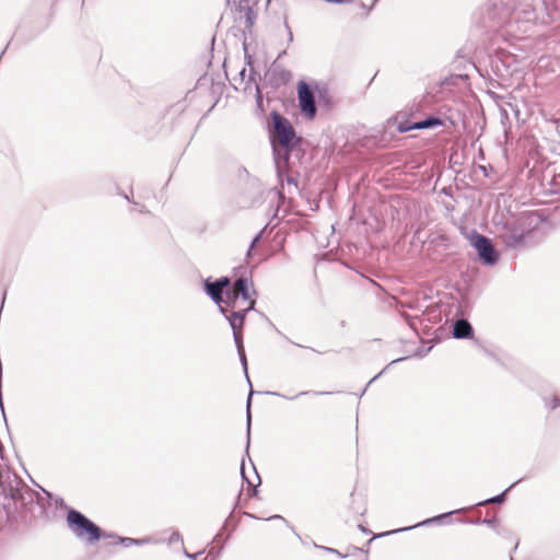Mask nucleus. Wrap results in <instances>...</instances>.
Instances as JSON below:
<instances>
[{
	"label": "nucleus",
	"mask_w": 560,
	"mask_h": 560,
	"mask_svg": "<svg viewBox=\"0 0 560 560\" xmlns=\"http://www.w3.org/2000/svg\"><path fill=\"white\" fill-rule=\"evenodd\" d=\"M40 499V494L15 472L8 468L0 469V500L8 515L22 511L33 512V505L38 504Z\"/></svg>",
	"instance_id": "f257e3e1"
},
{
	"label": "nucleus",
	"mask_w": 560,
	"mask_h": 560,
	"mask_svg": "<svg viewBox=\"0 0 560 560\" xmlns=\"http://www.w3.org/2000/svg\"><path fill=\"white\" fill-rule=\"evenodd\" d=\"M67 523L71 533L81 541L93 545L102 537H114L102 533V529L84 514L77 510H70L67 514Z\"/></svg>",
	"instance_id": "f03ea898"
},
{
	"label": "nucleus",
	"mask_w": 560,
	"mask_h": 560,
	"mask_svg": "<svg viewBox=\"0 0 560 560\" xmlns=\"http://www.w3.org/2000/svg\"><path fill=\"white\" fill-rule=\"evenodd\" d=\"M529 231L523 228V224L517 219L508 220L499 233L502 242L511 248L522 247L525 243V237Z\"/></svg>",
	"instance_id": "7ed1b4c3"
},
{
	"label": "nucleus",
	"mask_w": 560,
	"mask_h": 560,
	"mask_svg": "<svg viewBox=\"0 0 560 560\" xmlns=\"http://www.w3.org/2000/svg\"><path fill=\"white\" fill-rule=\"evenodd\" d=\"M225 290V299L223 298V303L230 306L231 310L241 307L238 305L240 302H247L249 304V301H254L250 299L249 284L246 278L241 277L236 279L233 288H228Z\"/></svg>",
	"instance_id": "20e7f679"
},
{
	"label": "nucleus",
	"mask_w": 560,
	"mask_h": 560,
	"mask_svg": "<svg viewBox=\"0 0 560 560\" xmlns=\"http://www.w3.org/2000/svg\"><path fill=\"white\" fill-rule=\"evenodd\" d=\"M470 242L485 264L494 265L499 260L498 253L488 237L474 232Z\"/></svg>",
	"instance_id": "39448f33"
},
{
	"label": "nucleus",
	"mask_w": 560,
	"mask_h": 560,
	"mask_svg": "<svg viewBox=\"0 0 560 560\" xmlns=\"http://www.w3.org/2000/svg\"><path fill=\"white\" fill-rule=\"evenodd\" d=\"M272 122L275 135L284 148H290L293 139L295 138V132L290 124V121L278 113H272Z\"/></svg>",
	"instance_id": "423d86ee"
},
{
	"label": "nucleus",
	"mask_w": 560,
	"mask_h": 560,
	"mask_svg": "<svg viewBox=\"0 0 560 560\" xmlns=\"http://www.w3.org/2000/svg\"><path fill=\"white\" fill-rule=\"evenodd\" d=\"M298 98L301 112L307 118H314L316 115V103L315 97L310 89L308 84L304 81H300L298 85Z\"/></svg>",
	"instance_id": "0eeeda50"
},
{
	"label": "nucleus",
	"mask_w": 560,
	"mask_h": 560,
	"mask_svg": "<svg viewBox=\"0 0 560 560\" xmlns=\"http://www.w3.org/2000/svg\"><path fill=\"white\" fill-rule=\"evenodd\" d=\"M230 283L231 281L228 277H221L213 282L208 279L205 281V290L211 300L217 305H220V303H223V292L230 287Z\"/></svg>",
	"instance_id": "6e6552de"
},
{
	"label": "nucleus",
	"mask_w": 560,
	"mask_h": 560,
	"mask_svg": "<svg viewBox=\"0 0 560 560\" xmlns=\"http://www.w3.org/2000/svg\"><path fill=\"white\" fill-rule=\"evenodd\" d=\"M254 74H255V72H254L253 68H250L249 73H247V70L245 67L242 68L241 71L238 72L237 77H235L233 79L234 88L237 90V89H240L238 85L240 86L243 85L242 90L245 93H250L253 88H255L257 97L259 100L261 97L260 90H259V86L257 85V83L255 82Z\"/></svg>",
	"instance_id": "1a4fd4ad"
},
{
	"label": "nucleus",
	"mask_w": 560,
	"mask_h": 560,
	"mask_svg": "<svg viewBox=\"0 0 560 560\" xmlns=\"http://www.w3.org/2000/svg\"><path fill=\"white\" fill-rule=\"evenodd\" d=\"M254 306L255 301H249L247 306L231 310L230 315H225V318L229 320L233 332H242L245 316L248 311L254 308Z\"/></svg>",
	"instance_id": "9d476101"
},
{
	"label": "nucleus",
	"mask_w": 560,
	"mask_h": 560,
	"mask_svg": "<svg viewBox=\"0 0 560 560\" xmlns=\"http://www.w3.org/2000/svg\"><path fill=\"white\" fill-rule=\"evenodd\" d=\"M453 336L457 339L469 338L472 336V327L466 319H457L453 327Z\"/></svg>",
	"instance_id": "9b49d317"
},
{
	"label": "nucleus",
	"mask_w": 560,
	"mask_h": 560,
	"mask_svg": "<svg viewBox=\"0 0 560 560\" xmlns=\"http://www.w3.org/2000/svg\"><path fill=\"white\" fill-rule=\"evenodd\" d=\"M442 125H443V121L440 118L434 117V116H429L425 119L417 121L407 128H400V132H407V131L413 130V129H428V128H433V127L442 126Z\"/></svg>",
	"instance_id": "f8f14e48"
},
{
	"label": "nucleus",
	"mask_w": 560,
	"mask_h": 560,
	"mask_svg": "<svg viewBox=\"0 0 560 560\" xmlns=\"http://www.w3.org/2000/svg\"><path fill=\"white\" fill-rule=\"evenodd\" d=\"M462 510H457V511H453V512H447V513H444V514H441V515H438V516H434V517H431V518H428L425 521H422L413 526H408V527H405V528H400V529H395V530H390V532H387V533H384V534H381L378 535L377 537H381V536H385V535H390V534H394V533H398V532H402V530H410L412 528H416L418 526H424V525H428V524H431L433 522H438L442 518H445V517H448L450 515L454 514V513H457V512H460Z\"/></svg>",
	"instance_id": "ddd939ff"
},
{
	"label": "nucleus",
	"mask_w": 560,
	"mask_h": 560,
	"mask_svg": "<svg viewBox=\"0 0 560 560\" xmlns=\"http://www.w3.org/2000/svg\"><path fill=\"white\" fill-rule=\"evenodd\" d=\"M351 509L353 512L364 515L366 512L365 498L362 494L351 493Z\"/></svg>",
	"instance_id": "4468645a"
},
{
	"label": "nucleus",
	"mask_w": 560,
	"mask_h": 560,
	"mask_svg": "<svg viewBox=\"0 0 560 560\" xmlns=\"http://www.w3.org/2000/svg\"><path fill=\"white\" fill-rule=\"evenodd\" d=\"M517 482L511 485L508 489H505L501 494L492 497L490 499H487L482 502H479L478 505H486V504H501L505 501V494L506 492L512 489Z\"/></svg>",
	"instance_id": "2eb2a0df"
},
{
	"label": "nucleus",
	"mask_w": 560,
	"mask_h": 560,
	"mask_svg": "<svg viewBox=\"0 0 560 560\" xmlns=\"http://www.w3.org/2000/svg\"><path fill=\"white\" fill-rule=\"evenodd\" d=\"M267 394L269 395H273V396H278V397H282V398H285V399H289V400H293L300 396H304V395H328L330 394L329 392H314V390H304V392H300L299 394H296L295 396H292V397H288L285 395H282L280 393H276V392H267Z\"/></svg>",
	"instance_id": "dca6fc26"
},
{
	"label": "nucleus",
	"mask_w": 560,
	"mask_h": 560,
	"mask_svg": "<svg viewBox=\"0 0 560 560\" xmlns=\"http://www.w3.org/2000/svg\"><path fill=\"white\" fill-rule=\"evenodd\" d=\"M118 542L124 545L125 547H130V546H141V545H144L147 542H149V539H136V538H129V537H118Z\"/></svg>",
	"instance_id": "f3484780"
},
{
	"label": "nucleus",
	"mask_w": 560,
	"mask_h": 560,
	"mask_svg": "<svg viewBox=\"0 0 560 560\" xmlns=\"http://www.w3.org/2000/svg\"><path fill=\"white\" fill-rule=\"evenodd\" d=\"M261 235H262V231H260L254 238L253 241L250 242L249 244V247L247 249V253H246V260L247 262L250 261L253 255H254V249L255 247L257 246V244L259 243L260 238H261Z\"/></svg>",
	"instance_id": "a211bd4d"
},
{
	"label": "nucleus",
	"mask_w": 560,
	"mask_h": 560,
	"mask_svg": "<svg viewBox=\"0 0 560 560\" xmlns=\"http://www.w3.org/2000/svg\"><path fill=\"white\" fill-rule=\"evenodd\" d=\"M254 394V390L252 389L249 392V395H248V398H247V448L249 447V432H250V401H252V396Z\"/></svg>",
	"instance_id": "6ab92c4d"
},
{
	"label": "nucleus",
	"mask_w": 560,
	"mask_h": 560,
	"mask_svg": "<svg viewBox=\"0 0 560 560\" xmlns=\"http://www.w3.org/2000/svg\"><path fill=\"white\" fill-rule=\"evenodd\" d=\"M233 337H234V341H235V346H236L237 352H243L244 351V346H243V335H242V332H233Z\"/></svg>",
	"instance_id": "aec40b11"
},
{
	"label": "nucleus",
	"mask_w": 560,
	"mask_h": 560,
	"mask_svg": "<svg viewBox=\"0 0 560 560\" xmlns=\"http://www.w3.org/2000/svg\"><path fill=\"white\" fill-rule=\"evenodd\" d=\"M482 524H486L487 526L495 529L498 526H499V521L497 517H492V518H485L481 521Z\"/></svg>",
	"instance_id": "412c9836"
},
{
	"label": "nucleus",
	"mask_w": 560,
	"mask_h": 560,
	"mask_svg": "<svg viewBox=\"0 0 560 560\" xmlns=\"http://www.w3.org/2000/svg\"><path fill=\"white\" fill-rule=\"evenodd\" d=\"M278 75L279 78L281 79L282 82H288L292 74L289 70H285V69H281L279 72H278Z\"/></svg>",
	"instance_id": "4be33fe9"
},
{
	"label": "nucleus",
	"mask_w": 560,
	"mask_h": 560,
	"mask_svg": "<svg viewBox=\"0 0 560 560\" xmlns=\"http://www.w3.org/2000/svg\"><path fill=\"white\" fill-rule=\"evenodd\" d=\"M237 353H238V355H240V360H241V362H242V365H243V368H244V371H245V373H247V361H246L245 351H243V352H237Z\"/></svg>",
	"instance_id": "5701e85b"
},
{
	"label": "nucleus",
	"mask_w": 560,
	"mask_h": 560,
	"mask_svg": "<svg viewBox=\"0 0 560 560\" xmlns=\"http://www.w3.org/2000/svg\"><path fill=\"white\" fill-rule=\"evenodd\" d=\"M179 540H182V536H180V534H179V533L175 532V533H173V534L171 535V537H170V539H168V542H170V544H174V542L179 541Z\"/></svg>",
	"instance_id": "b1692460"
},
{
	"label": "nucleus",
	"mask_w": 560,
	"mask_h": 560,
	"mask_svg": "<svg viewBox=\"0 0 560 560\" xmlns=\"http://www.w3.org/2000/svg\"><path fill=\"white\" fill-rule=\"evenodd\" d=\"M241 474H242V477L243 479L247 482L248 486H252L255 488V485L253 483V481H250L246 475H245V471H244V463H242V466H241Z\"/></svg>",
	"instance_id": "393cba45"
},
{
	"label": "nucleus",
	"mask_w": 560,
	"mask_h": 560,
	"mask_svg": "<svg viewBox=\"0 0 560 560\" xmlns=\"http://www.w3.org/2000/svg\"><path fill=\"white\" fill-rule=\"evenodd\" d=\"M218 306H219V308H220V312H221L224 316H225V315H230V312H231V310H229V307H230V306H228V305H226V306H222L221 304H220V305H218Z\"/></svg>",
	"instance_id": "a878e982"
},
{
	"label": "nucleus",
	"mask_w": 560,
	"mask_h": 560,
	"mask_svg": "<svg viewBox=\"0 0 560 560\" xmlns=\"http://www.w3.org/2000/svg\"><path fill=\"white\" fill-rule=\"evenodd\" d=\"M287 184L288 185H293L295 189H298V184H296V180L293 178V177H288L287 178Z\"/></svg>",
	"instance_id": "bb28decb"
},
{
	"label": "nucleus",
	"mask_w": 560,
	"mask_h": 560,
	"mask_svg": "<svg viewBox=\"0 0 560 560\" xmlns=\"http://www.w3.org/2000/svg\"><path fill=\"white\" fill-rule=\"evenodd\" d=\"M184 555L189 559L197 560L199 553H189L187 550H185Z\"/></svg>",
	"instance_id": "cd10ccee"
},
{
	"label": "nucleus",
	"mask_w": 560,
	"mask_h": 560,
	"mask_svg": "<svg viewBox=\"0 0 560 560\" xmlns=\"http://www.w3.org/2000/svg\"><path fill=\"white\" fill-rule=\"evenodd\" d=\"M552 152L560 156V142L553 145Z\"/></svg>",
	"instance_id": "c85d7f7f"
},
{
	"label": "nucleus",
	"mask_w": 560,
	"mask_h": 560,
	"mask_svg": "<svg viewBox=\"0 0 560 560\" xmlns=\"http://www.w3.org/2000/svg\"><path fill=\"white\" fill-rule=\"evenodd\" d=\"M558 406H560V400H559L557 397H555V398L552 399L551 409H555V408H557Z\"/></svg>",
	"instance_id": "c756f323"
},
{
	"label": "nucleus",
	"mask_w": 560,
	"mask_h": 560,
	"mask_svg": "<svg viewBox=\"0 0 560 560\" xmlns=\"http://www.w3.org/2000/svg\"><path fill=\"white\" fill-rule=\"evenodd\" d=\"M325 550H327V551H329V552H334V553H337V555L341 556V555L339 553V551H338V550H336V549H332V548H328V547H327V548H325Z\"/></svg>",
	"instance_id": "7c9ffc66"
},
{
	"label": "nucleus",
	"mask_w": 560,
	"mask_h": 560,
	"mask_svg": "<svg viewBox=\"0 0 560 560\" xmlns=\"http://www.w3.org/2000/svg\"><path fill=\"white\" fill-rule=\"evenodd\" d=\"M410 125H407V124H399L398 125V130L400 131V128H407L409 127Z\"/></svg>",
	"instance_id": "2f4dec72"
},
{
	"label": "nucleus",
	"mask_w": 560,
	"mask_h": 560,
	"mask_svg": "<svg viewBox=\"0 0 560 560\" xmlns=\"http://www.w3.org/2000/svg\"><path fill=\"white\" fill-rule=\"evenodd\" d=\"M359 529L363 533H369V530L363 525H359Z\"/></svg>",
	"instance_id": "473e14b6"
},
{
	"label": "nucleus",
	"mask_w": 560,
	"mask_h": 560,
	"mask_svg": "<svg viewBox=\"0 0 560 560\" xmlns=\"http://www.w3.org/2000/svg\"><path fill=\"white\" fill-rule=\"evenodd\" d=\"M401 360H404V358H399V359L393 360V361L389 363V365L395 364V363H397V362H399V361H401Z\"/></svg>",
	"instance_id": "72a5a7b5"
},
{
	"label": "nucleus",
	"mask_w": 560,
	"mask_h": 560,
	"mask_svg": "<svg viewBox=\"0 0 560 560\" xmlns=\"http://www.w3.org/2000/svg\"><path fill=\"white\" fill-rule=\"evenodd\" d=\"M271 518L282 520V521L285 522V520L281 515H273Z\"/></svg>",
	"instance_id": "f704fd0d"
},
{
	"label": "nucleus",
	"mask_w": 560,
	"mask_h": 560,
	"mask_svg": "<svg viewBox=\"0 0 560 560\" xmlns=\"http://www.w3.org/2000/svg\"><path fill=\"white\" fill-rule=\"evenodd\" d=\"M252 12H253V11H252V9H248V12H247V20H248L250 23H252V21H250V14H252Z\"/></svg>",
	"instance_id": "c9c22d12"
},
{
	"label": "nucleus",
	"mask_w": 560,
	"mask_h": 560,
	"mask_svg": "<svg viewBox=\"0 0 560 560\" xmlns=\"http://www.w3.org/2000/svg\"><path fill=\"white\" fill-rule=\"evenodd\" d=\"M254 471H255V475H256V478H257V480H258V485H259V483H260V477H259V475L257 474V471H256V468H255V467H254Z\"/></svg>",
	"instance_id": "e433bc0d"
},
{
	"label": "nucleus",
	"mask_w": 560,
	"mask_h": 560,
	"mask_svg": "<svg viewBox=\"0 0 560 560\" xmlns=\"http://www.w3.org/2000/svg\"><path fill=\"white\" fill-rule=\"evenodd\" d=\"M238 305H240L241 307H245V306H247V305H248V303H247V302H240V303H238Z\"/></svg>",
	"instance_id": "4c0bfd02"
},
{
	"label": "nucleus",
	"mask_w": 560,
	"mask_h": 560,
	"mask_svg": "<svg viewBox=\"0 0 560 560\" xmlns=\"http://www.w3.org/2000/svg\"><path fill=\"white\" fill-rule=\"evenodd\" d=\"M378 376H380V375L377 374L376 376L372 377V380L369 382L368 386H369L372 382H374Z\"/></svg>",
	"instance_id": "58836bf2"
},
{
	"label": "nucleus",
	"mask_w": 560,
	"mask_h": 560,
	"mask_svg": "<svg viewBox=\"0 0 560 560\" xmlns=\"http://www.w3.org/2000/svg\"><path fill=\"white\" fill-rule=\"evenodd\" d=\"M246 58H247V63H248L249 66H252V59H250V56H246Z\"/></svg>",
	"instance_id": "ea45409f"
}]
</instances>
